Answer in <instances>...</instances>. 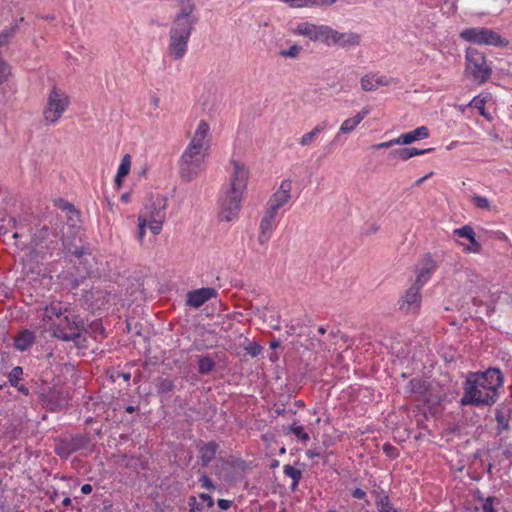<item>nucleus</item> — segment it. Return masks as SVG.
I'll use <instances>...</instances> for the list:
<instances>
[{
  "instance_id": "1",
  "label": "nucleus",
  "mask_w": 512,
  "mask_h": 512,
  "mask_svg": "<svg viewBox=\"0 0 512 512\" xmlns=\"http://www.w3.org/2000/svg\"><path fill=\"white\" fill-rule=\"evenodd\" d=\"M193 0H179L178 11L169 29V42L166 53L173 60H182L188 51V43L199 17L195 14Z\"/></svg>"
},
{
  "instance_id": "2",
  "label": "nucleus",
  "mask_w": 512,
  "mask_h": 512,
  "mask_svg": "<svg viewBox=\"0 0 512 512\" xmlns=\"http://www.w3.org/2000/svg\"><path fill=\"white\" fill-rule=\"evenodd\" d=\"M209 134V124L205 120H201L178 161L179 175L183 181L191 182L204 169L205 159L210 148Z\"/></svg>"
},
{
  "instance_id": "3",
  "label": "nucleus",
  "mask_w": 512,
  "mask_h": 512,
  "mask_svg": "<svg viewBox=\"0 0 512 512\" xmlns=\"http://www.w3.org/2000/svg\"><path fill=\"white\" fill-rule=\"evenodd\" d=\"M32 253L35 257L45 259L66 248L62 235V221L50 222L36 229L31 239Z\"/></svg>"
},
{
  "instance_id": "4",
  "label": "nucleus",
  "mask_w": 512,
  "mask_h": 512,
  "mask_svg": "<svg viewBox=\"0 0 512 512\" xmlns=\"http://www.w3.org/2000/svg\"><path fill=\"white\" fill-rule=\"evenodd\" d=\"M482 379L477 374H468L464 383V395L460 400L461 406H491L497 401V390Z\"/></svg>"
},
{
  "instance_id": "5",
  "label": "nucleus",
  "mask_w": 512,
  "mask_h": 512,
  "mask_svg": "<svg viewBox=\"0 0 512 512\" xmlns=\"http://www.w3.org/2000/svg\"><path fill=\"white\" fill-rule=\"evenodd\" d=\"M465 60L464 74L466 78L477 85H483L490 79L492 67L483 52L469 47L466 49Z\"/></svg>"
},
{
  "instance_id": "6",
  "label": "nucleus",
  "mask_w": 512,
  "mask_h": 512,
  "mask_svg": "<svg viewBox=\"0 0 512 512\" xmlns=\"http://www.w3.org/2000/svg\"><path fill=\"white\" fill-rule=\"evenodd\" d=\"M405 393L415 401L427 405L430 410L436 408L442 400L437 387L422 378L411 379L405 387Z\"/></svg>"
},
{
  "instance_id": "7",
  "label": "nucleus",
  "mask_w": 512,
  "mask_h": 512,
  "mask_svg": "<svg viewBox=\"0 0 512 512\" xmlns=\"http://www.w3.org/2000/svg\"><path fill=\"white\" fill-rule=\"evenodd\" d=\"M69 95L57 86L49 91L42 114L46 125L56 124L70 105Z\"/></svg>"
},
{
  "instance_id": "8",
  "label": "nucleus",
  "mask_w": 512,
  "mask_h": 512,
  "mask_svg": "<svg viewBox=\"0 0 512 512\" xmlns=\"http://www.w3.org/2000/svg\"><path fill=\"white\" fill-rule=\"evenodd\" d=\"M167 198L162 195L151 196L139 216H144L152 234L158 235L166 219Z\"/></svg>"
},
{
  "instance_id": "9",
  "label": "nucleus",
  "mask_w": 512,
  "mask_h": 512,
  "mask_svg": "<svg viewBox=\"0 0 512 512\" xmlns=\"http://www.w3.org/2000/svg\"><path fill=\"white\" fill-rule=\"evenodd\" d=\"M460 37L476 45L506 47L509 44L498 32L486 27L466 28L460 33Z\"/></svg>"
},
{
  "instance_id": "10",
  "label": "nucleus",
  "mask_w": 512,
  "mask_h": 512,
  "mask_svg": "<svg viewBox=\"0 0 512 512\" xmlns=\"http://www.w3.org/2000/svg\"><path fill=\"white\" fill-rule=\"evenodd\" d=\"M83 328L84 322L78 315L64 313L53 334L63 341H75L81 336Z\"/></svg>"
},
{
  "instance_id": "11",
  "label": "nucleus",
  "mask_w": 512,
  "mask_h": 512,
  "mask_svg": "<svg viewBox=\"0 0 512 512\" xmlns=\"http://www.w3.org/2000/svg\"><path fill=\"white\" fill-rule=\"evenodd\" d=\"M90 442L86 434L62 437L56 441L55 453L62 459H68L73 453L88 448Z\"/></svg>"
},
{
  "instance_id": "12",
  "label": "nucleus",
  "mask_w": 512,
  "mask_h": 512,
  "mask_svg": "<svg viewBox=\"0 0 512 512\" xmlns=\"http://www.w3.org/2000/svg\"><path fill=\"white\" fill-rule=\"evenodd\" d=\"M243 193L228 187L221 198V211L219 214L221 220L230 222L238 216Z\"/></svg>"
},
{
  "instance_id": "13",
  "label": "nucleus",
  "mask_w": 512,
  "mask_h": 512,
  "mask_svg": "<svg viewBox=\"0 0 512 512\" xmlns=\"http://www.w3.org/2000/svg\"><path fill=\"white\" fill-rule=\"evenodd\" d=\"M422 287L412 283L398 300L399 310L405 314H417L421 307Z\"/></svg>"
},
{
  "instance_id": "14",
  "label": "nucleus",
  "mask_w": 512,
  "mask_h": 512,
  "mask_svg": "<svg viewBox=\"0 0 512 512\" xmlns=\"http://www.w3.org/2000/svg\"><path fill=\"white\" fill-rule=\"evenodd\" d=\"M457 242L463 247V251L467 253H480L481 244L475 239L474 229L470 225H465L453 231Z\"/></svg>"
},
{
  "instance_id": "15",
  "label": "nucleus",
  "mask_w": 512,
  "mask_h": 512,
  "mask_svg": "<svg viewBox=\"0 0 512 512\" xmlns=\"http://www.w3.org/2000/svg\"><path fill=\"white\" fill-rule=\"evenodd\" d=\"M291 189V181L283 180L279 189L269 199L266 211L276 215L278 210L291 199Z\"/></svg>"
},
{
  "instance_id": "16",
  "label": "nucleus",
  "mask_w": 512,
  "mask_h": 512,
  "mask_svg": "<svg viewBox=\"0 0 512 512\" xmlns=\"http://www.w3.org/2000/svg\"><path fill=\"white\" fill-rule=\"evenodd\" d=\"M232 171L230 174L229 188L244 192L247 188L249 171L245 164L239 160L231 159Z\"/></svg>"
},
{
  "instance_id": "17",
  "label": "nucleus",
  "mask_w": 512,
  "mask_h": 512,
  "mask_svg": "<svg viewBox=\"0 0 512 512\" xmlns=\"http://www.w3.org/2000/svg\"><path fill=\"white\" fill-rule=\"evenodd\" d=\"M436 268L437 261L433 259L430 253L426 254L415 267L416 277L413 283L423 288Z\"/></svg>"
},
{
  "instance_id": "18",
  "label": "nucleus",
  "mask_w": 512,
  "mask_h": 512,
  "mask_svg": "<svg viewBox=\"0 0 512 512\" xmlns=\"http://www.w3.org/2000/svg\"><path fill=\"white\" fill-rule=\"evenodd\" d=\"M395 80L391 77L377 74H366L360 79L361 88L364 91H375L380 86H389L394 83Z\"/></svg>"
},
{
  "instance_id": "19",
  "label": "nucleus",
  "mask_w": 512,
  "mask_h": 512,
  "mask_svg": "<svg viewBox=\"0 0 512 512\" xmlns=\"http://www.w3.org/2000/svg\"><path fill=\"white\" fill-rule=\"evenodd\" d=\"M217 295V291L213 288H201L188 292L187 294V305L199 308L205 302Z\"/></svg>"
},
{
  "instance_id": "20",
  "label": "nucleus",
  "mask_w": 512,
  "mask_h": 512,
  "mask_svg": "<svg viewBox=\"0 0 512 512\" xmlns=\"http://www.w3.org/2000/svg\"><path fill=\"white\" fill-rule=\"evenodd\" d=\"M370 113L369 107H363L361 111H359L354 117L348 118L343 121L340 126L339 133L335 136V140L338 139L339 135L349 134L356 129V127L361 123L365 117Z\"/></svg>"
},
{
  "instance_id": "21",
  "label": "nucleus",
  "mask_w": 512,
  "mask_h": 512,
  "mask_svg": "<svg viewBox=\"0 0 512 512\" xmlns=\"http://www.w3.org/2000/svg\"><path fill=\"white\" fill-rule=\"evenodd\" d=\"M430 136V131L426 126H420L416 129L403 133L397 137L399 145H409L415 141L426 139Z\"/></svg>"
},
{
  "instance_id": "22",
  "label": "nucleus",
  "mask_w": 512,
  "mask_h": 512,
  "mask_svg": "<svg viewBox=\"0 0 512 512\" xmlns=\"http://www.w3.org/2000/svg\"><path fill=\"white\" fill-rule=\"evenodd\" d=\"M275 217L276 215L271 214L267 211L265 212V216L262 218L259 226L258 242L261 245L266 244L270 239L273 231Z\"/></svg>"
},
{
  "instance_id": "23",
  "label": "nucleus",
  "mask_w": 512,
  "mask_h": 512,
  "mask_svg": "<svg viewBox=\"0 0 512 512\" xmlns=\"http://www.w3.org/2000/svg\"><path fill=\"white\" fill-rule=\"evenodd\" d=\"M218 449L219 445L215 441L203 443L199 447V454L203 467H207L211 463V461L215 458Z\"/></svg>"
},
{
  "instance_id": "24",
  "label": "nucleus",
  "mask_w": 512,
  "mask_h": 512,
  "mask_svg": "<svg viewBox=\"0 0 512 512\" xmlns=\"http://www.w3.org/2000/svg\"><path fill=\"white\" fill-rule=\"evenodd\" d=\"M360 36L354 32L341 33L335 30L332 45H339L343 48L359 45Z\"/></svg>"
},
{
  "instance_id": "25",
  "label": "nucleus",
  "mask_w": 512,
  "mask_h": 512,
  "mask_svg": "<svg viewBox=\"0 0 512 512\" xmlns=\"http://www.w3.org/2000/svg\"><path fill=\"white\" fill-rule=\"evenodd\" d=\"M110 295V293L103 291L101 289L92 288L91 290L87 291L85 294V299L87 301H92V306L99 309L103 305H105L108 302L107 297Z\"/></svg>"
},
{
  "instance_id": "26",
  "label": "nucleus",
  "mask_w": 512,
  "mask_h": 512,
  "mask_svg": "<svg viewBox=\"0 0 512 512\" xmlns=\"http://www.w3.org/2000/svg\"><path fill=\"white\" fill-rule=\"evenodd\" d=\"M35 338L32 331L23 330L15 337L14 346L19 351H26L34 344Z\"/></svg>"
},
{
  "instance_id": "27",
  "label": "nucleus",
  "mask_w": 512,
  "mask_h": 512,
  "mask_svg": "<svg viewBox=\"0 0 512 512\" xmlns=\"http://www.w3.org/2000/svg\"><path fill=\"white\" fill-rule=\"evenodd\" d=\"M477 376H482L484 380V383L489 384V386H492L493 389H497L498 386L502 384V376L499 369L496 368H489L483 373H476Z\"/></svg>"
},
{
  "instance_id": "28",
  "label": "nucleus",
  "mask_w": 512,
  "mask_h": 512,
  "mask_svg": "<svg viewBox=\"0 0 512 512\" xmlns=\"http://www.w3.org/2000/svg\"><path fill=\"white\" fill-rule=\"evenodd\" d=\"M67 312L68 310L66 308L63 310L60 302H53L44 308L41 318L43 321H50L52 317L55 316L59 320L61 316Z\"/></svg>"
},
{
  "instance_id": "29",
  "label": "nucleus",
  "mask_w": 512,
  "mask_h": 512,
  "mask_svg": "<svg viewBox=\"0 0 512 512\" xmlns=\"http://www.w3.org/2000/svg\"><path fill=\"white\" fill-rule=\"evenodd\" d=\"M490 97L489 94H486V95H478L476 97H474L469 103H468V106H470L471 108H475L479 111V113L485 118L487 119L488 121H491L492 120V116L490 113H488L485 109V104L488 100V98Z\"/></svg>"
},
{
  "instance_id": "30",
  "label": "nucleus",
  "mask_w": 512,
  "mask_h": 512,
  "mask_svg": "<svg viewBox=\"0 0 512 512\" xmlns=\"http://www.w3.org/2000/svg\"><path fill=\"white\" fill-rule=\"evenodd\" d=\"M335 30L329 26L317 25L315 41H320L326 45H332L334 40Z\"/></svg>"
},
{
  "instance_id": "31",
  "label": "nucleus",
  "mask_w": 512,
  "mask_h": 512,
  "mask_svg": "<svg viewBox=\"0 0 512 512\" xmlns=\"http://www.w3.org/2000/svg\"><path fill=\"white\" fill-rule=\"evenodd\" d=\"M327 127V123L326 121H323L321 122L320 124L316 125L310 132L304 134L300 140H299V144L301 146H308L310 145L314 138L320 134L322 131H324Z\"/></svg>"
},
{
  "instance_id": "32",
  "label": "nucleus",
  "mask_w": 512,
  "mask_h": 512,
  "mask_svg": "<svg viewBox=\"0 0 512 512\" xmlns=\"http://www.w3.org/2000/svg\"><path fill=\"white\" fill-rule=\"evenodd\" d=\"M215 368V361L210 355L199 356L198 372L202 375L209 374Z\"/></svg>"
},
{
  "instance_id": "33",
  "label": "nucleus",
  "mask_w": 512,
  "mask_h": 512,
  "mask_svg": "<svg viewBox=\"0 0 512 512\" xmlns=\"http://www.w3.org/2000/svg\"><path fill=\"white\" fill-rule=\"evenodd\" d=\"M317 25L311 23H301L297 26L296 32L300 35L308 37L311 41H315Z\"/></svg>"
},
{
  "instance_id": "34",
  "label": "nucleus",
  "mask_w": 512,
  "mask_h": 512,
  "mask_svg": "<svg viewBox=\"0 0 512 512\" xmlns=\"http://www.w3.org/2000/svg\"><path fill=\"white\" fill-rule=\"evenodd\" d=\"M284 474L290 478H292V489H295L302 477V471L291 466V465H285L283 467Z\"/></svg>"
},
{
  "instance_id": "35",
  "label": "nucleus",
  "mask_w": 512,
  "mask_h": 512,
  "mask_svg": "<svg viewBox=\"0 0 512 512\" xmlns=\"http://www.w3.org/2000/svg\"><path fill=\"white\" fill-rule=\"evenodd\" d=\"M497 431L501 434L503 431L509 429V415L502 410L496 411Z\"/></svg>"
},
{
  "instance_id": "36",
  "label": "nucleus",
  "mask_w": 512,
  "mask_h": 512,
  "mask_svg": "<svg viewBox=\"0 0 512 512\" xmlns=\"http://www.w3.org/2000/svg\"><path fill=\"white\" fill-rule=\"evenodd\" d=\"M18 29V24H14L0 32V48L9 43L10 39L15 36Z\"/></svg>"
},
{
  "instance_id": "37",
  "label": "nucleus",
  "mask_w": 512,
  "mask_h": 512,
  "mask_svg": "<svg viewBox=\"0 0 512 512\" xmlns=\"http://www.w3.org/2000/svg\"><path fill=\"white\" fill-rule=\"evenodd\" d=\"M157 393L158 394H167L171 392L174 388V382L169 378H159L156 383Z\"/></svg>"
},
{
  "instance_id": "38",
  "label": "nucleus",
  "mask_w": 512,
  "mask_h": 512,
  "mask_svg": "<svg viewBox=\"0 0 512 512\" xmlns=\"http://www.w3.org/2000/svg\"><path fill=\"white\" fill-rule=\"evenodd\" d=\"M288 433L294 434L298 439H300L304 442H306L310 439L309 434L304 431L303 426L297 425L296 422H294L290 426H288Z\"/></svg>"
},
{
  "instance_id": "39",
  "label": "nucleus",
  "mask_w": 512,
  "mask_h": 512,
  "mask_svg": "<svg viewBox=\"0 0 512 512\" xmlns=\"http://www.w3.org/2000/svg\"><path fill=\"white\" fill-rule=\"evenodd\" d=\"M131 167V157L129 154L123 156L121 163L119 165L117 174L118 178H123L128 175Z\"/></svg>"
},
{
  "instance_id": "40",
  "label": "nucleus",
  "mask_w": 512,
  "mask_h": 512,
  "mask_svg": "<svg viewBox=\"0 0 512 512\" xmlns=\"http://www.w3.org/2000/svg\"><path fill=\"white\" fill-rule=\"evenodd\" d=\"M67 252V254H71L75 256L77 259H79V264H84L83 257L85 255H90L87 248L81 246V247H75V249H71L66 245V248H63Z\"/></svg>"
},
{
  "instance_id": "41",
  "label": "nucleus",
  "mask_w": 512,
  "mask_h": 512,
  "mask_svg": "<svg viewBox=\"0 0 512 512\" xmlns=\"http://www.w3.org/2000/svg\"><path fill=\"white\" fill-rule=\"evenodd\" d=\"M23 376V368L20 366H15L12 368L10 373L8 374V382L9 384L13 386H17L19 381L22 379Z\"/></svg>"
},
{
  "instance_id": "42",
  "label": "nucleus",
  "mask_w": 512,
  "mask_h": 512,
  "mask_svg": "<svg viewBox=\"0 0 512 512\" xmlns=\"http://www.w3.org/2000/svg\"><path fill=\"white\" fill-rule=\"evenodd\" d=\"M389 156L392 159H400L402 161H407L409 160L408 148L394 149L389 153Z\"/></svg>"
},
{
  "instance_id": "43",
  "label": "nucleus",
  "mask_w": 512,
  "mask_h": 512,
  "mask_svg": "<svg viewBox=\"0 0 512 512\" xmlns=\"http://www.w3.org/2000/svg\"><path fill=\"white\" fill-rule=\"evenodd\" d=\"M302 47L299 45H292L287 50H281L280 55L285 58H296L298 57L299 53L301 52Z\"/></svg>"
},
{
  "instance_id": "44",
  "label": "nucleus",
  "mask_w": 512,
  "mask_h": 512,
  "mask_svg": "<svg viewBox=\"0 0 512 512\" xmlns=\"http://www.w3.org/2000/svg\"><path fill=\"white\" fill-rule=\"evenodd\" d=\"M149 227V223L146 222L144 216H138V232L137 237L140 242L143 241L145 233H146V227Z\"/></svg>"
},
{
  "instance_id": "45",
  "label": "nucleus",
  "mask_w": 512,
  "mask_h": 512,
  "mask_svg": "<svg viewBox=\"0 0 512 512\" xmlns=\"http://www.w3.org/2000/svg\"><path fill=\"white\" fill-rule=\"evenodd\" d=\"M9 74V65L0 57V84H2L8 79Z\"/></svg>"
},
{
  "instance_id": "46",
  "label": "nucleus",
  "mask_w": 512,
  "mask_h": 512,
  "mask_svg": "<svg viewBox=\"0 0 512 512\" xmlns=\"http://www.w3.org/2000/svg\"><path fill=\"white\" fill-rule=\"evenodd\" d=\"M472 200L477 208L489 209V207H490V202L486 197L474 196Z\"/></svg>"
},
{
  "instance_id": "47",
  "label": "nucleus",
  "mask_w": 512,
  "mask_h": 512,
  "mask_svg": "<svg viewBox=\"0 0 512 512\" xmlns=\"http://www.w3.org/2000/svg\"><path fill=\"white\" fill-rule=\"evenodd\" d=\"M497 502V499L495 497H488L485 499L482 503V510L483 512H496L494 508V503Z\"/></svg>"
},
{
  "instance_id": "48",
  "label": "nucleus",
  "mask_w": 512,
  "mask_h": 512,
  "mask_svg": "<svg viewBox=\"0 0 512 512\" xmlns=\"http://www.w3.org/2000/svg\"><path fill=\"white\" fill-rule=\"evenodd\" d=\"M245 350L250 356L257 357L261 353L262 347L256 342H251L248 344Z\"/></svg>"
},
{
  "instance_id": "49",
  "label": "nucleus",
  "mask_w": 512,
  "mask_h": 512,
  "mask_svg": "<svg viewBox=\"0 0 512 512\" xmlns=\"http://www.w3.org/2000/svg\"><path fill=\"white\" fill-rule=\"evenodd\" d=\"M487 233L489 234V238H491V239L505 241V242L509 243V239H508L507 235L502 231H499V230L487 231Z\"/></svg>"
},
{
  "instance_id": "50",
  "label": "nucleus",
  "mask_w": 512,
  "mask_h": 512,
  "mask_svg": "<svg viewBox=\"0 0 512 512\" xmlns=\"http://www.w3.org/2000/svg\"><path fill=\"white\" fill-rule=\"evenodd\" d=\"M393 145H399V142L397 141V138H394V139L389 140L387 142H382V143H379V144H375V145H373V148L376 149V150L387 149V148L392 147Z\"/></svg>"
},
{
  "instance_id": "51",
  "label": "nucleus",
  "mask_w": 512,
  "mask_h": 512,
  "mask_svg": "<svg viewBox=\"0 0 512 512\" xmlns=\"http://www.w3.org/2000/svg\"><path fill=\"white\" fill-rule=\"evenodd\" d=\"M433 150H434V148H427V149L408 148L409 159L414 157V156L430 153Z\"/></svg>"
},
{
  "instance_id": "52",
  "label": "nucleus",
  "mask_w": 512,
  "mask_h": 512,
  "mask_svg": "<svg viewBox=\"0 0 512 512\" xmlns=\"http://www.w3.org/2000/svg\"><path fill=\"white\" fill-rule=\"evenodd\" d=\"M188 505L190 506L189 512H200L202 509L201 505L199 503H197L195 496L189 497Z\"/></svg>"
},
{
  "instance_id": "53",
  "label": "nucleus",
  "mask_w": 512,
  "mask_h": 512,
  "mask_svg": "<svg viewBox=\"0 0 512 512\" xmlns=\"http://www.w3.org/2000/svg\"><path fill=\"white\" fill-rule=\"evenodd\" d=\"M202 487L208 489V490H213L215 489V486L213 484V482L211 481V479L207 476V475H202L199 479Z\"/></svg>"
},
{
  "instance_id": "54",
  "label": "nucleus",
  "mask_w": 512,
  "mask_h": 512,
  "mask_svg": "<svg viewBox=\"0 0 512 512\" xmlns=\"http://www.w3.org/2000/svg\"><path fill=\"white\" fill-rule=\"evenodd\" d=\"M113 381H116L119 378L124 379L125 381H129L131 378V374L129 372L116 371L111 375Z\"/></svg>"
},
{
  "instance_id": "55",
  "label": "nucleus",
  "mask_w": 512,
  "mask_h": 512,
  "mask_svg": "<svg viewBox=\"0 0 512 512\" xmlns=\"http://www.w3.org/2000/svg\"><path fill=\"white\" fill-rule=\"evenodd\" d=\"M383 451L389 457L396 456V448L389 443L383 445Z\"/></svg>"
},
{
  "instance_id": "56",
  "label": "nucleus",
  "mask_w": 512,
  "mask_h": 512,
  "mask_svg": "<svg viewBox=\"0 0 512 512\" xmlns=\"http://www.w3.org/2000/svg\"><path fill=\"white\" fill-rule=\"evenodd\" d=\"M377 507L380 511V508H386L389 509V507H392L389 503V497L387 495L380 498L379 501H377Z\"/></svg>"
},
{
  "instance_id": "57",
  "label": "nucleus",
  "mask_w": 512,
  "mask_h": 512,
  "mask_svg": "<svg viewBox=\"0 0 512 512\" xmlns=\"http://www.w3.org/2000/svg\"><path fill=\"white\" fill-rule=\"evenodd\" d=\"M199 498L205 502L207 504L208 507H212L214 505V501H213V498L209 495V494H206V493H201L199 495Z\"/></svg>"
},
{
  "instance_id": "58",
  "label": "nucleus",
  "mask_w": 512,
  "mask_h": 512,
  "mask_svg": "<svg viewBox=\"0 0 512 512\" xmlns=\"http://www.w3.org/2000/svg\"><path fill=\"white\" fill-rule=\"evenodd\" d=\"M287 2L291 7H305L307 2L306 0H284Z\"/></svg>"
},
{
  "instance_id": "59",
  "label": "nucleus",
  "mask_w": 512,
  "mask_h": 512,
  "mask_svg": "<svg viewBox=\"0 0 512 512\" xmlns=\"http://www.w3.org/2000/svg\"><path fill=\"white\" fill-rule=\"evenodd\" d=\"M217 504L220 509L227 510L231 507L232 501L226 499H219Z\"/></svg>"
},
{
  "instance_id": "60",
  "label": "nucleus",
  "mask_w": 512,
  "mask_h": 512,
  "mask_svg": "<svg viewBox=\"0 0 512 512\" xmlns=\"http://www.w3.org/2000/svg\"><path fill=\"white\" fill-rule=\"evenodd\" d=\"M306 6H327L326 0H306Z\"/></svg>"
},
{
  "instance_id": "61",
  "label": "nucleus",
  "mask_w": 512,
  "mask_h": 512,
  "mask_svg": "<svg viewBox=\"0 0 512 512\" xmlns=\"http://www.w3.org/2000/svg\"><path fill=\"white\" fill-rule=\"evenodd\" d=\"M352 496L356 499H364L365 496H366V492L360 488H356L353 492H352Z\"/></svg>"
},
{
  "instance_id": "62",
  "label": "nucleus",
  "mask_w": 512,
  "mask_h": 512,
  "mask_svg": "<svg viewBox=\"0 0 512 512\" xmlns=\"http://www.w3.org/2000/svg\"><path fill=\"white\" fill-rule=\"evenodd\" d=\"M320 455H321V453L317 449H309L307 451V456L310 459H314L315 457H319Z\"/></svg>"
},
{
  "instance_id": "63",
  "label": "nucleus",
  "mask_w": 512,
  "mask_h": 512,
  "mask_svg": "<svg viewBox=\"0 0 512 512\" xmlns=\"http://www.w3.org/2000/svg\"><path fill=\"white\" fill-rule=\"evenodd\" d=\"M20 393H22L23 395H29V389L25 386V385H19V383L17 384V386H14Z\"/></svg>"
},
{
  "instance_id": "64",
  "label": "nucleus",
  "mask_w": 512,
  "mask_h": 512,
  "mask_svg": "<svg viewBox=\"0 0 512 512\" xmlns=\"http://www.w3.org/2000/svg\"><path fill=\"white\" fill-rule=\"evenodd\" d=\"M92 490H93V488H92V485H90V484H84L81 487V492L83 494H90L92 492Z\"/></svg>"
}]
</instances>
